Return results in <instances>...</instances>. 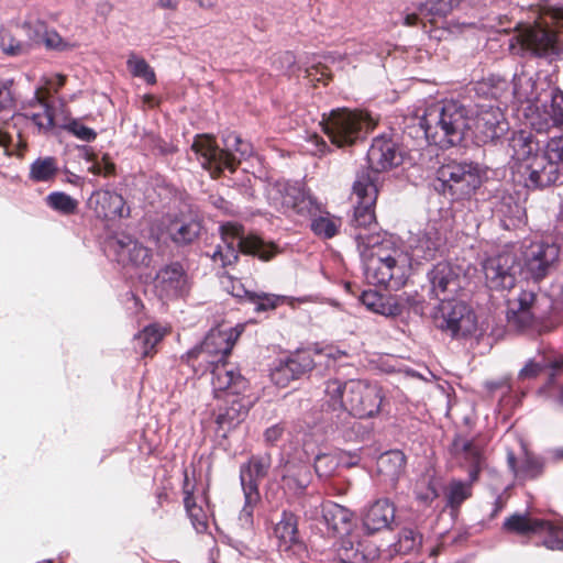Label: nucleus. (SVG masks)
Returning a JSON list of instances; mask_svg holds the SVG:
<instances>
[{"label":"nucleus","mask_w":563,"mask_h":563,"mask_svg":"<svg viewBox=\"0 0 563 563\" xmlns=\"http://www.w3.org/2000/svg\"><path fill=\"white\" fill-rule=\"evenodd\" d=\"M356 245L369 284L393 290L406 285L415 262L407 251L380 234L358 233Z\"/></svg>","instance_id":"obj_1"},{"label":"nucleus","mask_w":563,"mask_h":563,"mask_svg":"<svg viewBox=\"0 0 563 563\" xmlns=\"http://www.w3.org/2000/svg\"><path fill=\"white\" fill-rule=\"evenodd\" d=\"M512 93L518 103H527L523 113L533 130L539 133L563 130V91L545 82L538 84L522 70L514 75Z\"/></svg>","instance_id":"obj_2"},{"label":"nucleus","mask_w":563,"mask_h":563,"mask_svg":"<svg viewBox=\"0 0 563 563\" xmlns=\"http://www.w3.org/2000/svg\"><path fill=\"white\" fill-rule=\"evenodd\" d=\"M325 404L344 418H371L379 413L385 399L377 383L362 379H329L324 386Z\"/></svg>","instance_id":"obj_3"},{"label":"nucleus","mask_w":563,"mask_h":563,"mask_svg":"<svg viewBox=\"0 0 563 563\" xmlns=\"http://www.w3.org/2000/svg\"><path fill=\"white\" fill-rule=\"evenodd\" d=\"M419 124L429 143L450 147L460 144L470 133L471 117L463 104L451 100L427 108Z\"/></svg>","instance_id":"obj_4"},{"label":"nucleus","mask_w":563,"mask_h":563,"mask_svg":"<svg viewBox=\"0 0 563 563\" xmlns=\"http://www.w3.org/2000/svg\"><path fill=\"white\" fill-rule=\"evenodd\" d=\"M223 148H219L213 136L197 135L191 150L200 165L212 177L219 176L224 169L233 172L238 163L253 155V146L234 132L222 136Z\"/></svg>","instance_id":"obj_5"},{"label":"nucleus","mask_w":563,"mask_h":563,"mask_svg":"<svg viewBox=\"0 0 563 563\" xmlns=\"http://www.w3.org/2000/svg\"><path fill=\"white\" fill-rule=\"evenodd\" d=\"M211 384L214 396L225 397V406L220 409L217 416V423L220 428H233L245 419L252 406V399L242 396L247 388L246 379L236 368L216 366L211 371Z\"/></svg>","instance_id":"obj_6"},{"label":"nucleus","mask_w":563,"mask_h":563,"mask_svg":"<svg viewBox=\"0 0 563 563\" xmlns=\"http://www.w3.org/2000/svg\"><path fill=\"white\" fill-rule=\"evenodd\" d=\"M220 243L209 254L212 263L219 267L233 265L240 253L256 255L268 261L277 253L274 244L265 243L255 235L245 236L243 227L236 222H227L220 227Z\"/></svg>","instance_id":"obj_7"},{"label":"nucleus","mask_w":563,"mask_h":563,"mask_svg":"<svg viewBox=\"0 0 563 563\" xmlns=\"http://www.w3.org/2000/svg\"><path fill=\"white\" fill-rule=\"evenodd\" d=\"M549 14L555 29L528 25L514 35L510 40V48L518 54L560 55L563 46V5L551 8Z\"/></svg>","instance_id":"obj_8"},{"label":"nucleus","mask_w":563,"mask_h":563,"mask_svg":"<svg viewBox=\"0 0 563 563\" xmlns=\"http://www.w3.org/2000/svg\"><path fill=\"white\" fill-rule=\"evenodd\" d=\"M452 453L462 464L470 467L468 481L453 478L444 490L446 507L456 510L465 500L471 498L473 484L478 479L479 473L485 465V457L478 443L461 437L454 439Z\"/></svg>","instance_id":"obj_9"},{"label":"nucleus","mask_w":563,"mask_h":563,"mask_svg":"<svg viewBox=\"0 0 563 563\" xmlns=\"http://www.w3.org/2000/svg\"><path fill=\"white\" fill-rule=\"evenodd\" d=\"M265 192L269 206L287 217L308 219L320 211V202L299 181L268 183Z\"/></svg>","instance_id":"obj_10"},{"label":"nucleus","mask_w":563,"mask_h":563,"mask_svg":"<svg viewBox=\"0 0 563 563\" xmlns=\"http://www.w3.org/2000/svg\"><path fill=\"white\" fill-rule=\"evenodd\" d=\"M320 124L332 144L342 147L353 144L374 129L376 121L367 112L343 108L332 110L329 115L324 114Z\"/></svg>","instance_id":"obj_11"},{"label":"nucleus","mask_w":563,"mask_h":563,"mask_svg":"<svg viewBox=\"0 0 563 563\" xmlns=\"http://www.w3.org/2000/svg\"><path fill=\"white\" fill-rule=\"evenodd\" d=\"M272 466L268 454L253 455L240 467V482L244 495V506L239 515V521L243 527L253 522V511L260 501L258 482L266 477Z\"/></svg>","instance_id":"obj_12"},{"label":"nucleus","mask_w":563,"mask_h":563,"mask_svg":"<svg viewBox=\"0 0 563 563\" xmlns=\"http://www.w3.org/2000/svg\"><path fill=\"white\" fill-rule=\"evenodd\" d=\"M484 169L474 162L449 161L437 170V177L453 195L466 197L475 192L483 183Z\"/></svg>","instance_id":"obj_13"},{"label":"nucleus","mask_w":563,"mask_h":563,"mask_svg":"<svg viewBox=\"0 0 563 563\" xmlns=\"http://www.w3.org/2000/svg\"><path fill=\"white\" fill-rule=\"evenodd\" d=\"M243 330L244 327L242 324L236 327L219 325L213 328L208 332L200 345L187 352V357L197 358L203 355L209 364L214 365L213 368L218 365L230 368L224 363V360L231 353Z\"/></svg>","instance_id":"obj_14"},{"label":"nucleus","mask_w":563,"mask_h":563,"mask_svg":"<svg viewBox=\"0 0 563 563\" xmlns=\"http://www.w3.org/2000/svg\"><path fill=\"white\" fill-rule=\"evenodd\" d=\"M435 325L452 338L472 335L477 328L475 313L461 301H441L432 314Z\"/></svg>","instance_id":"obj_15"},{"label":"nucleus","mask_w":563,"mask_h":563,"mask_svg":"<svg viewBox=\"0 0 563 563\" xmlns=\"http://www.w3.org/2000/svg\"><path fill=\"white\" fill-rule=\"evenodd\" d=\"M353 195L356 197V206L354 207V216L352 219V225L355 230L354 238L356 234H377L372 231V227H375V213L374 205L377 198V188L375 180L369 175H360L353 185Z\"/></svg>","instance_id":"obj_16"},{"label":"nucleus","mask_w":563,"mask_h":563,"mask_svg":"<svg viewBox=\"0 0 563 563\" xmlns=\"http://www.w3.org/2000/svg\"><path fill=\"white\" fill-rule=\"evenodd\" d=\"M104 253L123 267H146L152 261L151 251L125 233L108 236L104 241Z\"/></svg>","instance_id":"obj_17"},{"label":"nucleus","mask_w":563,"mask_h":563,"mask_svg":"<svg viewBox=\"0 0 563 563\" xmlns=\"http://www.w3.org/2000/svg\"><path fill=\"white\" fill-rule=\"evenodd\" d=\"M445 234L437 221L428 222L423 228L416 232H410L408 238L409 254L416 263L422 261H432L445 245Z\"/></svg>","instance_id":"obj_18"},{"label":"nucleus","mask_w":563,"mask_h":563,"mask_svg":"<svg viewBox=\"0 0 563 563\" xmlns=\"http://www.w3.org/2000/svg\"><path fill=\"white\" fill-rule=\"evenodd\" d=\"M508 122L499 106L478 107L474 117H471L470 133L477 143H487L499 139L508 131Z\"/></svg>","instance_id":"obj_19"},{"label":"nucleus","mask_w":563,"mask_h":563,"mask_svg":"<svg viewBox=\"0 0 563 563\" xmlns=\"http://www.w3.org/2000/svg\"><path fill=\"white\" fill-rule=\"evenodd\" d=\"M525 179L527 188H544L558 183H563V174L558 165L549 159L547 150L538 152L527 164L522 165L521 172H516Z\"/></svg>","instance_id":"obj_20"},{"label":"nucleus","mask_w":563,"mask_h":563,"mask_svg":"<svg viewBox=\"0 0 563 563\" xmlns=\"http://www.w3.org/2000/svg\"><path fill=\"white\" fill-rule=\"evenodd\" d=\"M429 294L441 301L453 300L462 289V275L459 267L440 262L428 273Z\"/></svg>","instance_id":"obj_21"},{"label":"nucleus","mask_w":563,"mask_h":563,"mask_svg":"<svg viewBox=\"0 0 563 563\" xmlns=\"http://www.w3.org/2000/svg\"><path fill=\"white\" fill-rule=\"evenodd\" d=\"M316 364L311 351H298L274 363L271 369V379L276 386L286 387L291 380L311 371Z\"/></svg>","instance_id":"obj_22"},{"label":"nucleus","mask_w":563,"mask_h":563,"mask_svg":"<svg viewBox=\"0 0 563 563\" xmlns=\"http://www.w3.org/2000/svg\"><path fill=\"white\" fill-rule=\"evenodd\" d=\"M486 285L492 290H509L515 286V256L504 252L483 263Z\"/></svg>","instance_id":"obj_23"},{"label":"nucleus","mask_w":563,"mask_h":563,"mask_svg":"<svg viewBox=\"0 0 563 563\" xmlns=\"http://www.w3.org/2000/svg\"><path fill=\"white\" fill-rule=\"evenodd\" d=\"M560 249L555 243L536 242L525 253V267L534 280L543 278L559 260Z\"/></svg>","instance_id":"obj_24"},{"label":"nucleus","mask_w":563,"mask_h":563,"mask_svg":"<svg viewBox=\"0 0 563 563\" xmlns=\"http://www.w3.org/2000/svg\"><path fill=\"white\" fill-rule=\"evenodd\" d=\"M154 288L161 298L184 296L189 291L188 275L179 263H172L158 271Z\"/></svg>","instance_id":"obj_25"},{"label":"nucleus","mask_w":563,"mask_h":563,"mask_svg":"<svg viewBox=\"0 0 563 563\" xmlns=\"http://www.w3.org/2000/svg\"><path fill=\"white\" fill-rule=\"evenodd\" d=\"M402 154L397 144L384 136L375 137L367 151L368 167L376 173L400 165Z\"/></svg>","instance_id":"obj_26"},{"label":"nucleus","mask_w":563,"mask_h":563,"mask_svg":"<svg viewBox=\"0 0 563 563\" xmlns=\"http://www.w3.org/2000/svg\"><path fill=\"white\" fill-rule=\"evenodd\" d=\"M166 234L176 244H189L195 241L201 230V223L191 213L168 214L163 222Z\"/></svg>","instance_id":"obj_27"},{"label":"nucleus","mask_w":563,"mask_h":563,"mask_svg":"<svg viewBox=\"0 0 563 563\" xmlns=\"http://www.w3.org/2000/svg\"><path fill=\"white\" fill-rule=\"evenodd\" d=\"M88 205L97 217L108 220L122 218L129 214L125 201L121 195L111 190H97L91 194Z\"/></svg>","instance_id":"obj_28"},{"label":"nucleus","mask_w":563,"mask_h":563,"mask_svg":"<svg viewBox=\"0 0 563 563\" xmlns=\"http://www.w3.org/2000/svg\"><path fill=\"white\" fill-rule=\"evenodd\" d=\"M360 300L368 310L383 316H399L402 313L406 305L412 306L417 303V300H410L406 292L401 294L397 299L386 300L373 289L364 290Z\"/></svg>","instance_id":"obj_29"},{"label":"nucleus","mask_w":563,"mask_h":563,"mask_svg":"<svg viewBox=\"0 0 563 563\" xmlns=\"http://www.w3.org/2000/svg\"><path fill=\"white\" fill-rule=\"evenodd\" d=\"M508 146L514 174L521 172L522 165L527 164V162L539 152V143L526 131L514 133L509 140Z\"/></svg>","instance_id":"obj_30"},{"label":"nucleus","mask_w":563,"mask_h":563,"mask_svg":"<svg viewBox=\"0 0 563 563\" xmlns=\"http://www.w3.org/2000/svg\"><path fill=\"white\" fill-rule=\"evenodd\" d=\"M394 518V505L388 499H379L366 509L363 526L368 533H374L389 528Z\"/></svg>","instance_id":"obj_31"},{"label":"nucleus","mask_w":563,"mask_h":563,"mask_svg":"<svg viewBox=\"0 0 563 563\" xmlns=\"http://www.w3.org/2000/svg\"><path fill=\"white\" fill-rule=\"evenodd\" d=\"M321 521L329 530L338 534H349L353 526V512L333 501H325L322 508Z\"/></svg>","instance_id":"obj_32"},{"label":"nucleus","mask_w":563,"mask_h":563,"mask_svg":"<svg viewBox=\"0 0 563 563\" xmlns=\"http://www.w3.org/2000/svg\"><path fill=\"white\" fill-rule=\"evenodd\" d=\"M21 30L27 35L31 45L44 44L51 49H65L68 44L54 30H47L43 22H25Z\"/></svg>","instance_id":"obj_33"},{"label":"nucleus","mask_w":563,"mask_h":563,"mask_svg":"<svg viewBox=\"0 0 563 563\" xmlns=\"http://www.w3.org/2000/svg\"><path fill=\"white\" fill-rule=\"evenodd\" d=\"M284 490L292 496L305 492L311 482V472L308 464L287 463L282 476Z\"/></svg>","instance_id":"obj_34"},{"label":"nucleus","mask_w":563,"mask_h":563,"mask_svg":"<svg viewBox=\"0 0 563 563\" xmlns=\"http://www.w3.org/2000/svg\"><path fill=\"white\" fill-rule=\"evenodd\" d=\"M406 459L401 451H388L377 460V473L385 481L394 485L405 470Z\"/></svg>","instance_id":"obj_35"},{"label":"nucleus","mask_w":563,"mask_h":563,"mask_svg":"<svg viewBox=\"0 0 563 563\" xmlns=\"http://www.w3.org/2000/svg\"><path fill=\"white\" fill-rule=\"evenodd\" d=\"M274 534L278 540L279 551H289L298 547V530L296 517L290 512H284L280 520L275 525Z\"/></svg>","instance_id":"obj_36"},{"label":"nucleus","mask_w":563,"mask_h":563,"mask_svg":"<svg viewBox=\"0 0 563 563\" xmlns=\"http://www.w3.org/2000/svg\"><path fill=\"white\" fill-rule=\"evenodd\" d=\"M477 95L485 96L486 98L495 99L499 102L507 100L510 96L514 97L512 90L509 89L508 81L496 75H490L476 85Z\"/></svg>","instance_id":"obj_37"},{"label":"nucleus","mask_w":563,"mask_h":563,"mask_svg":"<svg viewBox=\"0 0 563 563\" xmlns=\"http://www.w3.org/2000/svg\"><path fill=\"white\" fill-rule=\"evenodd\" d=\"M308 219H311L310 228L312 232L323 239L333 238L341 227L340 218H336L325 211L321 203L320 211L316 216H309Z\"/></svg>","instance_id":"obj_38"},{"label":"nucleus","mask_w":563,"mask_h":563,"mask_svg":"<svg viewBox=\"0 0 563 563\" xmlns=\"http://www.w3.org/2000/svg\"><path fill=\"white\" fill-rule=\"evenodd\" d=\"M59 170L57 159L53 156L37 157L31 165L29 178L33 183H49Z\"/></svg>","instance_id":"obj_39"},{"label":"nucleus","mask_w":563,"mask_h":563,"mask_svg":"<svg viewBox=\"0 0 563 563\" xmlns=\"http://www.w3.org/2000/svg\"><path fill=\"white\" fill-rule=\"evenodd\" d=\"M165 335V329L151 324L134 335V349L142 355L147 356L151 354L155 345L162 341Z\"/></svg>","instance_id":"obj_40"},{"label":"nucleus","mask_w":563,"mask_h":563,"mask_svg":"<svg viewBox=\"0 0 563 563\" xmlns=\"http://www.w3.org/2000/svg\"><path fill=\"white\" fill-rule=\"evenodd\" d=\"M541 525L542 519H533L528 514H515L504 521V529L518 534L536 533Z\"/></svg>","instance_id":"obj_41"},{"label":"nucleus","mask_w":563,"mask_h":563,"mask_svg":"<svg viewBox=\"0 0 563 563\" xmlns=\"http://www.w3.org/2000/svg\"><path fill=\"white\" fill-rule=\"evenodd\" d=\"M496 212L500 217V223L505 229L515 227L516 222L521 221L523 216L522 207L514 202L511 197H504L497 206Z\"/></svg>","instance_id":"obj_42"},{"label":"nucleus","mask_w":563,"mask_h":563,"mask_svg":"<svg viewBox=\"0 0 563 563\" xmlns=\"http://www.w3.org/2000/svg\"><path fill=\"white\" fill-rule=\"evenodd\" d=\"M19 115L31 121L38 133L47 134L54 128V109L51 104L36 111L22 112Z\"/></svg>","instance_id":"obj_43"},{"label":"nucleus","mask_w":563,"mask_h":563,"mask_svg":"<svg viewBox=\"0 0 563 563\" xmlns=\"http://www.w3.org/2000/svg\"><path fill=\"white\" fill-rule=\"evenodd\" d=\"M185 508L197 532H205L208 529V514L201 504H197L195 497L186 492Z\"/></svg>","instance_id":"obj_44"},{"label":"nucleus","mask_w":563,"mask_h":563,"mask_svg":"<svg viewBox=\"0 0 563 563\" xmlns=\"http://www.w3.org/2000/svg\"><path fill=\"white\" fill-rule=\"evenodd\" d=\"M533 301L534 294L532 291L522 290L518 297V311H511L512 316H508L509 322H514L520 329L526 328L531 320L529 308Z\"/></svg>","instance_id":"obj_45"},{"label":"nucleus","mask_w":563,"mask_h":563,"mask_svg":"<svg viewBox=\"0 0 563 563\" xmlns=\"http://www.w3.org/2000/svg\"><path fill=\"white\" fill-rule=\"evenodd\" d=\"M45 201L51 209L62 214H71L78 207V201L63 191L48 194Z\"/></svg>","instance_id":"obj_46"},{"label":"nucleus","mask_w":563,"mask_h":563,"mask_svg":"<svg viewBox=\"0 0 563 563\" xmlns=\"http://www.w3.org/2000/svg\"><path fill=\"white\" fill-rule=\"evenodd\" d=\"M336 556L342 563H363L365 555L350 538H342L336 549Z\"/></svg>","instance_id":"obj_47"},{"label":"nucleus","mask_w":563,"mask_h":563,"mask_svg":"<svg viewBox=\"0 0 563 563\" xmlns=\"http://www.w3.org/2000/svg\"><path fill=\"white\" fill-rule=\"evenodd\" d=\"M126 65L134 77L142 78L150 85L155 84V73L144 58L131 54L126 60Z\"/></svg>","instance_id":"obj_48"},{"label":"nucleus","mask_w":563,"mask_h":563,"mask_svg":"<svg viewBox=\"0 0 563 563\" xmlns=\"http://www.w3.org/2000/svg\"><path fill=\"white\" fill-rule=\"evenodd\" d=\"M507 461L510 470L514 472V474L521 478H533L536 477L540 471H541V464L533 459L526 457V460L522 462V464L517 467L516 466V457L512 452H508L507 454Z\"/></svg>","instance_id":"obj_49"},{"label":"nucleus","mask_w":563,"mask_h":563,"mask_svg":"<svg viewBox=\"0 0 563 563\" xmlns=\"http://www.w3.org/2000/svg\"><path fill=\"white\" fill-rule=\"evenodd\" d=\"M422 542V536L411 528H404L400 531L395 550L399 553L407 554L419 549Z\"/></svg>","instance_id":"obj_50"},{"label":"nucleus","mask_w":563,"mask_h":563,"mask_svg":"<svg viewBox=\"0 0 563 563\" xmlns=\"http://www.w3.org/2000/svg\"><path fill=\"white\" fill-rule=\"evenodd\" d=\"M537 533L545 534L543 545L550 550H563V530L550 521L542 520Z\"/></svg>","instance_id":"obj_51"},{"label":"nucleus","mask_w":563,"mask_h":563,"mask_svg":"<svg viewBox=\"0 0 563 563\" xmlns=\"http://www.w3.org/2000/svg\"><path fill=\"white\" fill-rule=\"evenodd\" d=\"M30 41L27 43L16 40L10 32L2 30L0 31V47L1 49L12 56L22 55L29 52Z\"/></svg>","instance_id":"obj_52"},{"label":"nucleus","mask_w":563,"mask_h":563,"mask_svg":"<svg viewBox=\"0 0 563 563\" xmlns=\"http://www.w3.org/2000/svg\"><path fill=\"white\" fill-rule=\"evenodd\" d=\"M62 129L80 141L92 142L97 137V132L85 125L79 119H70L66 121L62 125Z\"/></svg>","instance_id":"obj_53"},{"label":"nucleus","mask_w":563,"mask_h":563,"mask_svg":"<svg viewBox=\"0 0 563 563\" xmlns=\"http://www.w3.org/2000/svg\"><path fill=\"white\" fill-rule=\"evenodd\" d=\"M338 459L334 452L317 455L314 470L319 477H329L338 470Z\"/></svg>","instance_id":"obj_54"},{"label":"nucleus","mask_w":563,"mask_h":563,"mask_svg":"<svg viewBox=\"0 0 563 563\" xmlns=\"http://www.w3.org/2000/svg\"><path fill=\"white\" fill-rule=\"evenodd\" d=\"M415 494L423 504L432 503L438 496V489L432 478L423 477L416 484Z\"/></svg>","instance_id":"obj_55"},{"label":"nucleus","mask_w":563,"mask_h":563,"mask_svg":"<svg viewBox=\"0 0 563 563\" xmlns=\"http://www.w3.org/2000/svg\"><path fill=\"white\" fill-rule=\"evenodd\" d=\"M325 501L320 496H307L301 501L303 515L309 520H321L322 508Z\"/></svg>","instance_id":"obj_56"},{"label":"nucleus","mask_w":563,"mask_h":563,"mask_svg":"<svg viewBox=\"0 0 563 563\" xmlns=\"http://www.w3.org/2000/svg\"><path fill=\"white\" fill-rule=\"evenodd\" d=\"M65 76L57 73L44 74L38 84V88L49 98L52 92H57L65 84Z\"/></svg>","instance_id":"obj_57"},{"label":"nucleus","mask_w":563,"mask_h":563,"mask_svg":"<svg viewBox=\"0 0 563 563\" xmlns=\"http://www.w3.org/2000/svg\"><path fill=\"white\" fill-rule=\"evenodd\" d=\"M85 157L90 165L88 166V170L93 175H103L108 176L114 172V165L109 159L103 157L101 161L93 159L92 154L89 152L87 147H84Z\"/></svg>","instance_id":"obj_58"},{"label":"nucleus","mask_w":563,"mask_h":563,"mask_svg":"<svg viewBox=\"0 0 563 563\" xmlns=\"http://www.w3.org/2000/svg\"><path fill=\"white\" fill-rule=\"evenodd\" d=\"M47 100L48 97L36 87L33 97L23 103L22 110L23 112L40 110L41 108L49 106Z\"/></svg>","instance_id":"obj_59"},{"label":"nucleus","mask_w":563,"mask_h":563,"mask_svg":"<svg viewBox=\"0 0 563 563\" xmlns=\"http://www.w3.org/2000/svg\"><path fill=\"white\" fill-rule=\"evenodd\" d=\"M280 299L282 297L275 295L255 294V298L253 301L256 302L255 309L257 311H265L276 308Z\"/></svg>","instance_id":"obj_60"},{"label":"nucleus","mask_w":563,"mask_h":563,"mask_svg":"<svg viewBox=\"0 0 563 563\" xmlns=\"http://www.w3.org/2000/svg\"><path fill=\"white\" fill-rule=\"evenodd\" d=\"M312 355H316L319 360L325 358L327 365L329 366L331 363H334L338 360L342 358L343 356H346V352L330 346L322 350H318L314 353H312ZM316 362L319 363L320 361L316 360Z\"/></svg>","instance_id":"obj_61"},{"label":"nucleus","mask_w":563,"mask_h":563,"mask_svg":"<svg viewBox=\"0 0 563 563\" xmlns=\"http://www.w3.org/2000/svg\"><path fill=\"white\" fill-rule=\"evenodd\" d=\"M338 459V466L352 467L360 462V455L356 452H347L343 450L334 451Z\"/></svg>","instance_id":"obj_62"},{"label":"nucleus","mask_w":563,"mask_h":563,"mask_svg":"<svg viewBox=\"0 0 563 563\" xmlns=\"http://www.w3.org/2000/svg\"><path fill=\"white\" fill-rule=\"evenodd\" d=\"M545 367V365L530 360L519 372L520 378H533Z\"/></svg>","instance_id":"obj_63"},{"label":"nucleus","mask_w":563,"mask_h":563,"mask_svg":"<svg viewBox=\"0 0 563 563\" xmlns=\"http://www.w3.org/2000/svg\"><path fill=\"white\" fill-rule=\"evenodd\" d=\"M234 297L243 298L246 297L250 300H254L255 292H252L245 288L240 280H232L231 289L229 290Z\"/></svg>","instance_id":"obj_64"}]
</instances>
